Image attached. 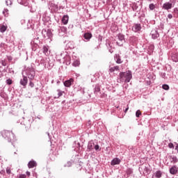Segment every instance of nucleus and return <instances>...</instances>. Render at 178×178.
<instances>
[{"instance_id": "1", "label": "nucleus", "mask_w": 178, "mask_h": 178, "mask_svg": "<svg viewBox=\"0 0 178 178\" xmlns=\"http://www.w3.org/2000/svg\"><path fill=\"white\" fill-rule=\"evenodd\" d=\"M1 135H2V137L5 138V140H7L8 143H12V145H13V147H15V145L13 144V143L16 141V138L15 137L14 133H13L10 131L4 130L1 132Z\"/></svg>"}, {"instance_id": "2", "label": "nucleus", "mask_w": 178, "mask_h": 178, "mask_svg": "<svg viewBox=\"0 0 178 178\" xmlns=\"http://www.w3.org/2000/svg\"><path fill=\"white\" fill-rule=\"evenodd\" d=\"M131 79H133V74L130 70L120 73V81L121 83H130Z\"/></svg>"}, {"instance_id": "3", "label": "nucleus", "mask_w": 178, "mask_h": 178, "mask_svg": "<svg viewBox=\"0 0 178 178\" xmlns=\"http://www.w3.org/2000/svg\"><path fill=\"white\" fill-rule=\"evenodd\" d=\"M25 73L26 74V77L29 79V80H33L35 77V70L33 66L28 67L25 70Z\"/></svg>"}, {"instance_id": "4", "label": "nucleus", "mask_w": 178, "mask_h": 178, "mask_svg": "<svg viewBox=\"0 0 178 178\" xmlns=\"http://www.w3.org/2000/svg\"><path fill=\"white\" fill-rule=\"evenodd\" d=\"M176 3V0H170V2H165L162 6V9L164 10H169L172 8H175V4Z\"/></svg>"}, {"instance_id": "5", "label": "nucleus", "mask_w": 178, "mask_h": 178, "mask_svg": "<svg viewBox=\"0 0 178 178\" xmlns=\"http://www.w3.org/2000/svg\"><path fill=\"white\" fill-rule=\"evenodd\" d=\"M118 40L116 42L117 45L118 47H122L123 44L126 42V39H124V35L122 33H119L117 35Z\"/></svg>"}, {"instance_id": "6", "label": "nucleus", "mask_w": 178, "mask_h": 178, "mask_svg": "<svg viewBox=\"0 0 178 178\" xmlns=\"http://www.w3.org/2000/svg\"><path fill=\"white\" fill-rule=\"evenodd\" d=\"M27 83H29V78L23 75V78L20 79L19 84L22 86L23 88H26Z\"/></svg>"}, {"instance_id": "7", "label": "nucleus", "mask_w": 178, "mask_h": 178, "mask_svg": "<svg viewBox=\"0 0 178 178\" xmlns=\"http://www.w3.org/2000/svg\"><path fill=\"white\" fill-rule=\"evenodd\" d=\"M67 28L66 26H59L58 28V35L60 37H63L65 35V33H67Z\"/></svg>"}, {"instance_id": "8", "label": "nucleus", "mask_w": 178, "mask_h": 178, "mask_svg": "<svg viewBox=\"0 0 178 178\" xmlns=\"http://www.w3.org/2000/svg\"><path fill=\"white\" fill-rule=\"evenodd\" d=\"M150 35L153 40H156V38L159 37V33L158 32V29H153L150 33Z\"/></svg>"}, {"instance_id": "9", "label": "nucleus", "mask_w": 178, "mask_h": 178, "mask_svg": "<svg viewBox=\"0 0 178 178\" xmlns=\"http://www.w3.org/2000/svg\"><path fill=\"white\" fill-rule=\"evenodd\" d=\"M141 24H134L132 26V31L138 33V31H141Z\"/></svg>"}, {"instance_id": "10", "label": "nucleus", "mask_w": 178, "mask_h": 178, "mask_svg": "<svg viewBox=\"0 0 178 178\" xmlns=\"http://www.w3.org/2000/svg\"><path fill=\"white\" fill-rule=\"evenodd\" d=\"M42 52L46 56H48L51 54V51L49 50V46L44 45L42 47Z\"/></svg>"}, {"instance_id": "11", "label": "nucleus", "mask_w": 178, "mask_h": 178, "mask_svg": "<svg viewBox=\"0 0 178 178\" xmlns=\"http://www.w3.org/2000/svg\"><path fill=\"white\" fill-rule=\"evenodd\" d=\"M120 162H122V161L120 160V159L119 158H115L111 161V166H115V165H120Z\"/></svg>"}, {"instance_id": "12", "label": "nucleus", "mask_w": 178, "mask_h": 178, "mask_svg": "<svg viewBox=\"0 0 178 178\" xmlns=\"http://www.w3.org/2000/svg\"><path fill=\"white\" fill-rule=\"evenodd\" d=\"M114 59L118 65H120V63H123V60H122V57L119 54H115L114 56Z\"/></svg>"}, {"instance_id": "13", "label": "nucleus", "mask_w": 178, "mask_h": 178, "mask_svg": "<svg viewBox=\"0 0 178 178\" xmlns=\"http://www.w3.org/2000/svg\"><path fill=\"white\" fill-rule=\"evenodd\" d=\"M95 145V144L94 143V141L92 140L90 141L88 144L87 151L88 152L92 151V149H94Z\"/></svg>"}, {"instance_id": "14", "label": "nucleus", "mask_w": 178, "mask_h": 178, "mask_svg": "<svg viewBox=\"0 0 178 178\" xmlns=\"http://www.w3.org/2000/svg\"><path fill=\"white\" fill-rule=\"evenodd\" d=\"M178 172V168L176 165H174L170 168V175H176Z\"/></svg>"}, {"instance_id": "15", "label": "nucleus", "mask_w": 178, "mask_h": 178, "mask_svg": "<svg viewBox=\"0 0 178 178\" xmlns=\"http://www.w3.org/2000/svg\"><path fill=\"white\" fill-rule=\"evenodd\" d=\"M40 63H42L43 65V66L47 67V66H48V65H49V58H46L45 59L44 58L42 59L40 61Z\"/></svg>"}, {"instance_id": "16", "label": "nucleus", "mask_w": 178, "mask_h": 178, "mask_svg": "<svg viewBox=\"0 0 178 178\" xmlns=\"http://www.w3.org/2000/svg\"><path fill=\"white\" fill-rule=\"evenodd\" d=\"M35 166H37V162L35 161H31L28 163V168H29V169L35 168Z\"/></svg>"}, {"instance_id": "17", "label": "nucleus", "mask_w": 178, "mask_h": 178, "mask_svg": "<svg viewBox=\"0 0 178 178\" xmlns=\"http://www.w3.org/2000/svg\"><path fill=\"white\" fill-rule=\"evenodd\" d=\"M8 29V25L6 24H3L0 25V33H5Z\"/></svg>"}, {"instance_id": "18", "label": "nucleus", "mask_w": 178, "mask_h": 178, "mask_svg": "<svg viewBox=\"0 0 178 178\" xmlns=\"http://www.w3.org/2000/svg\"><path fill=\"white\" fill-rule=\"evenodd\" d=\"M83 38H85V40H86L87 41H90V40H91V38H92V34L90 33H86L83 35Z\"/></svg>"}, {"instance_id": "19", "label": "nucleus", "mask_w": 178, "mask_h": 178, "mask_svg": "<svg viewBox=\"0 0 178 178\" xmlns=\"http://www.w3.org/2000/svg\"><path fill=\"white\" fill-rule=\"evenodd\" d=\"M154 176H155V177H156V178L162 177V171H161V170L156 171L152 178H154Z\"/></svg>"}, {"instance_id": "20", "label": "nucleus", "mask_w": 178, "mask_h": 178, "mask_svg": "<svg viewBox=\"0 0 178 178\" xmlns=\"http://www.w3.org/2000/svg\"><path fill=\"white\" fill-rule=\"evenodd\" d=\"M171 59L173 62L177 63L178 61V54L174 53L171 56Z\"/></svg>"}, {"instance_id": "21", "label": "nucleus", "mask_w": 178, "mask_h": 178, "mask_svg": "<svg viewBox=\"0 0 178 178\" xmlns=\"http://www.w3.org/2000/svg\"><path fill=\"white\" fill-rule=\"evenodd\" d=\"M68 22H69V16L68 15H64L62 18L63 24H67Z\"/></svg>"}, {"instance_id": "22", "label": "nucleus", "mask_w": 178, "mask_h": 178, "mask_svg": "<svg viewBox=\"0 0 178 178\" xmlns=\"http://www.w3.org/2000/svg\"><path fill=\"white\" fill-rule=\"evenodd\" d=\"M35 40H34L33 42H31V45H32V50L33 51H37L38 49V44L35 43Z\"/></svg>"}, {"instance_id": "23", "label": "nucleus", "mask_w": 178, "mask_h": 178, "mask_svg": "<svg viewBox=\"0 0 178 178\" xmlns=\"http://www.w3.org/2000/svg\"><path fill=\"white\" fill-rule=\"evenodd\" d=\"M72 83H73V79H71L70 80H67L64 81V86L65 87H70Z\"/></svg>"}, {"instance_id": "24", "label": "nucleus", "mask_w": 178, "mask_h": 178, "mask_svg": "<svg viewBox=\"0 0 178 178\" xmlns=\"http://www.w3.org/2000/svg\"><path fill=\"white\" fill-rule=\"evenodd\" d=\"M170 160L171 163H178V159L176 156H170Z\"/></svg>"}, {"instance_id": "25", "label": "nucleus", "mask_w": 178, "mask_h": 178, "mask_svg": "<svg viewBox=\"0 0 178 178\" xmlns=\"http://www.w3.org/2000/svg\"><path fill=\"white\" fill-rule=\"evenodd\" d=\"M118 70H119V66H114L112 67L109 69V72H111V73H113V72H118Z\"/></svg>"}, {"instance_id": "26", "label": "nucleus", "mask_w": 178, "mask_h": 178, "mask_svg": "<svg viewBox=\"0 0 178 178\" xmlns=\"http://www.w3.org/2000/svg\"><path fill=\"white\" fill-rule=\"evenodd\" d=\"M126 173L128 176H130V175H132L133 174V169L131 168H128L127 170H126Z\"/></svg>"}, {"instance_id": "27", "label": "nucleus", "mask_w": 178, "mask_h": 178, "mask_svg": "<svg viewBox=\"0 0 178 178\" xmlns=\"http://www.w3.org/2000/svg\"><path fill=\"white\" fill-rule=\"evenodd\" d=\"M72 65L74 66L75 67H77V66L80 65V61L76 60L74 61V63H72Z\"/></svg>"}, {"instance_id": "28", "label": "nucleus", "mask_w": 178, "mask_h": 178, "mask_svg": "<svg viewBox=\"0 0 178 178\" xmlns=\"http://www.w3.org/2000/svg\"><path fill=\"white\" fill-rule=\"evenodd\" d=\"M169 88H170L169 85H168V84H163L162 86V89L165 90V91H168L169 90Z\"/></svg>"}, {"instance_id": "29", "label": "nucleus", "mask_w": 178, "mask_h": 178, "mask_svg": "<svg viewBox=\"0 0 178 178\" xmlns=\"http://www.w3.org/2000/svg\"><path fill=\"white\" fill-rule=\"evenodd\" d=\"M143 170H144L145 173H146L147 175H149L150 171H149V168H148V167H145Z\"/></svg>"}, {"instance_id": "30", "label": "nucleus", "mask_w": 178, "mask_h": 178, "mask_svg": "<svg viewBox=\"0 0 178 178\" xmlns=\"http://www.w3.org/2000/svg\"><path fill=\"white\" fill-rule=\"evenodd\" d=\"M58 97L59 98V97H62V95H63V94H65V92L64 91H62L60 90H58Z\"/></svg>"}, {"instance_id": "31", "label": "nucleus", "mask_w": 178, "mask_h": 178, "mask_svg": "<svg viewBox=\"0 0 178 178\" xmlns=\"http://www.w3.org/2000/svg\"><path fill=\"white\" fill-rule=\"evenodd\" d=\"M149 9L150 10H154V9H155V5L154 3H150L149 5Z\"/></svg>"}, {"instance_id": "32", "label": "nucleus", "mask_w": 178, "mask_h": 178, "mask_svg": "<svg viewBox=\"0 0 178 178\" xmlns=\"http://www.w3.org/2000/svg\"><path fill=\"white\" fill-rule=\"evenodd\" d=\"M2 72H6V69L0 67V78L2 77Z\"/></svg>"}, {"instance_id": "33", "label": "nucleus", "mask_w": 178, "mask_h": 178, "mask_svg": "<svg viewBox=\"0 0 178 178\" xmlns=\"http://www.w3.org/2000/svg\"><path fill=\"white\" fill-rule=\"evenodd\" d=\"M0 63H1V65H2V66H6V65H8V63L5 60H1L0 61Z\"/></svg>"}, {"instance_id": "34", "label": "nucleus", "mask_w": 178, "mask_h": 178, "mask_svg": "<svg viewBox=\"0 0 178 178\" xmlns=\"http://www.w3.org/2000/svg\"><path fill=\"white\" fill-rule=\"evenodd\" d=\"M100 91L99 87V86H95L94 93L95 94H98V92Z\"/></svg>"}, {"instance_id": "35", "label": "nucleus", "mask_w": 178, "mask_h": 178, "mask_svg": "<svg viewBox=\"0 0 178 178\" xmlns=\"http://www.w3.org/2000/svg\"><path fill=\"white\" fill-rule=\"evenodd\" d=\"M94 149L95 151H101V147H99V145H95Z\"/></svg>"}, {"instance_id": "36", "label": "nucleus", "mask_w": 178, "mask_h": 178, "mask_svg": "<svg viewBox=\"0 0 178 178\" xmlns=\"http://www.w3.org/2000/svg\"><path fill=\"white\" fill-rule=\"evenodd\" d=\"M47 35L48 38H51V37H52V32H51V31L48 30L47 32Z\"/></svg>"}, {"instance_id": "37", "label": "nucleus", "mask_w": 178, "mask_h": 178, "mask_svg": "<svg viewBox=\"0 0 178 178\" xmlns=\"http://www.w3.org/2000/svg\"><path fill=\"white\" fill-rule=\"evenodd\" d=\"M136 118H140V116H141V111L140 110H138L136 112Z\"/></svg>"}, {"instance_id": "38", "label": "nucleus", "mask_w": 178, "mask_h": 178, "mask_svg": "<svg viewBox=\"0 0 178 178\" xmlns=\"http://www.w3.org/2000/svg\"><path fill=\"white\" fill-rule=\"evenodd\" d=\"M6 84H8V86H10V85L12 84V83H13L12 79H7V80L6 81Z\"/></svg>"}, {"instance_id": "39", "label": "nucleus", "mask_w": 178, "mask_h": 178, "mask_svg": "<svg viewBox=\"0 0 178 178\" xmlns=\"http://www.w3.org/2000/svg\"><path fill=\"white\" fill-rule=\"evenodd\" d=\"M29 87H31V88H34V83H33V80H29Z\"/></svg>"}, {"instance_id": "40", "label": "nucleus", "mask_w": 178, "mask_h": 178, "mask_svg": "<svg viewBox=\"0 0 178 178\" xmlns=\"http://www.w3.org/2000/svg\"><path fill=\"white\" fill-rule=\"evenodd\" d=\"M6 3L7 5V6H9V5H12V0H7L6 1Z\"/></svg>"}, {"instance_id": "41", "label": "nucleus", "mask_w": 178, "mask_h": 178, "mask_svg": "<svg viewBox=\"0 0 178 178\" xmlns=\"http://www.w3.org/2000/svg\"><path fill=\"white\" fill-rule=\"evenodd\" d=\"M65 166L67 168H70V166H72V162H70V161L67 162V163L65 165Z\"/></svg>"}, {"instance_id": "42", "label": "nucleus", "mask_w": 178, "mask_h": 178, "mask_svg": "<svg viewBox=\"0 0 178 178\" xmlns=\"http://www.w3.org/2000/svg\"><path fill=\"white\" fill-rule=\"evenodd\" d=\"M168 147L172 149V148H175V145L172 143H170L168 144Z\"/></svg>"}, {"instance_id": "43", "label": "nucleus", "mask_w": 178, "mask_h": 178, "mask_svg": "<svg viewBox=\"0 0 178 178\" xmlns=\"http://www.w3.org/2000/svg\"><path fill=\"white\" fill-rule=\"evenodd\" d=\"M161 76L162 77V79H165V77H166V73L165 72L161 73Z\"/></svg>"}, {"instance_id": "44", "label": "nucleus", "mask_w": 178, "mask_h": 178, "mask_svg": "<svg viewBox=\"0 0 178 178\" xmlns=\"http://www.w3.org/2000/svg\"><path fill=\"white\" fill-rule=\"evenodd\" d=\"M26 176L24 174L19 175V178H26Z\"/></svg>"}, {"instance_id": "45", "label": "nucleus", "mask_w": 178, "mask_h": 178, "mask_svg": "<svg viewBox=\"0 0 178 178\" xmlns=\"http://www.w3.org/2000/svg\"><path fill=\"white\" fill-rule=\"evenodd\" d=\"M137 8H138V7L136 4L132 6L133 10H136L137 9Z\"/></svg>"}, {"instance_id": "46", "label": "nucleus", "mask_w": 178, "mask_h": 178, "mask_svg": "<svg viewBox=\"0 0 178 178\" xmlns=\"http://www.w3.org/2000/svg\"><path fill=\"white\" fill-rule=\"evenodd\" d=\"M168 19H172L173 18V15L172 14H168Z\"/></svg>"}, {"instance_id": "47", "label": "nucleus", "mask_w": 178, "mask_h": 178, "mask_svg": "<svg viewBox=\"0 0 178 178\" xmlns=\"http://www.w3.org/2000/svg\"><path fill=\"white\" fill-rule=\"evenodd\" d=\"M6 173L8 175H10V170H6Z\"/></svg>"}, {"instance_id": "48", "label": "nucleus", "mask_w": 178, "mask_h": 178, "mask_svg": "<svg viewBox=\"0 0 178 178\" xmlns=\"http://www.w3.org/2000/svg\"><path fill=\"white\" fill-rule=\"evenodd\" d=\"M47 134L49 136V140H51V135H49V132H47Z\"/></svg>"}, {"instance_id": "49", "label": "nucleus", "mask_w": 178, "mask_h": 178, "mask_svg": "<svg viewBox=\"0 0 178 178\" xmlns=\"http://www.w3.org/2000/svg\"><path fill=\"white\" fill-rule=\"evenodd\" d=\"M30 175H31L30 172L27 171V172H26V176H29V177Z\"/></svg>"}, {"instance_id": "50", "label": "nucleus", "mask_w": 178, "mask_h": 178, "mask_svg": "<svg viewBox=\"0 0 178 178\" xmlns=\"http://www.w3.org/2000/svg\"><path fill=\"white\" fill-rule=\"evenodd\" d=\"M109 52H110L111 54H113V50L112 49H109Z\"/></svg>"}, {"instance_id": "51", "label": "nucleus", "mask_w": 178, "mask_h": 178, "mask_svg": "<svg viewBox=\"0 0 178 178\" xmlns=\"http://www.w3.org/2000/svg\"><path fill=\"white\" fill-rule=\"evenodd\" d=\"M128 111H129V107H127V108H125L124 112L126 113V112H127Z\"/></svg>"}, {"instance_id": "52", "label": "nucleus", "mask_w": 178, "mask_h": 178, "mask_svg": "<svg viewBox=\"0 0 178 178\" xmlns=\"http://www.w3.org/2000/svg\"><path fill=\"white\" fill-rule=\"evenodd\" d=\"M77 147H79V149H80V143H77Z\"/></svg>"}, {"instance_id": "53", "label": "nucleus", "mask_w": 178, "mask_h": 178, "mask_svg": "<svg viewBox=\"0 0 178 178\" xmlns=\"http://www.w3.org/2000/svg\"><path fill=\"white\" fill-rule=\"evenodd\" d=\"M38 38H36V39H34V40H35V42H37L38 41Z\"/></svg>"}, {"instance_id": "54", "label": "nucleus", "mask_w": 178, "mask_h": 178, "mask_svg": "<svg viewBox=\"0 0 178 178\" xmlns=\"http://www.w3.org/2000/svg\"><path fill=\"white\" fill-rule=\"evenodd\" d=\"M18 1V3H22V0H17Z\"/></svg>"}, {"instance_id": "55", "label": "nucleus", "mask_w": 178, "mask_h": 178, "mask_svg": "<svg viewBox=\"0 0 178 178\" xmlns=\"http://www.w3.org/2000/svg\"><path fill=\"white\" fill-rule=\"evenodd\" d=\"M67 59H70V56H67Z\"/></svg>"}, {"instance_id": "56", "label": "nucleus", "mask_w": 178, "mask_h": 178, "mask_svg": "<svg viewBox=\"0 0 178 178\" xmlns=\"http://www.w3.org/2000/svg\"><path fill=\"white\" fill-rule=\"evenodd\" d=\"M149 2H152V0H147Z\"/></svg>"}, {"instance_id": "57", "label": "nucleus", "mask_w": 178, "mask_h": 178, "mask_svg": "<svg viewBox=\"0 0 178 178\" xmlns=\"http://www.w3.org/2000/svg\"><path fill=\"white\" fill-rule=\"evenodd\" d=\"M141 170V168H139V171H140Z\"/></svg>"}, {"instance_id": "58", "label": "nucleus", "mask_w": 178, "mask_h": 178, "mask_svg": "<svg viewBox=\"0 0 178 178\" xmlns=\"http://www.w3.org/2000/svg\"><path fill=\"white\" fill-rule=\"evenodd\" d=\"M26 127H27V124H25Z\"/></svg>"}]
</instances>
